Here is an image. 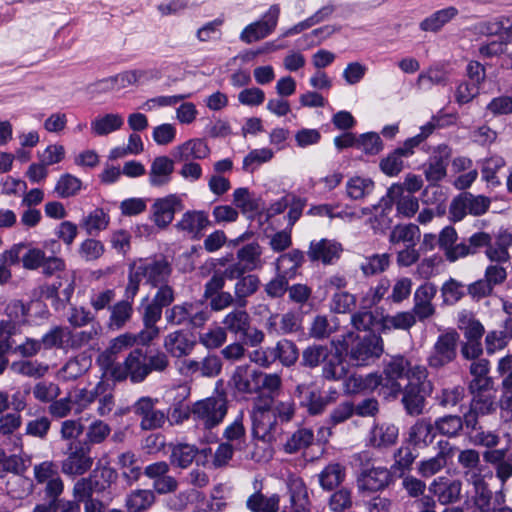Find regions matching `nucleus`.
Wrapping results in <instances>:
<instances>
[{
	"label": "nucleus",
	"instance_id": "17",
	"mask_svg": "<svg viewBox=\"0 0 512 512\" xmlns=\"http://www.w3.org/2000/svg\"><path fill=\"white\" fill-rule=\"evenodd\" d=\"M437 293V286L431 282H425L417 287L413 297L412 312L419 321H424L432 317L435 312V306L432 301Z\"/></svg>",
	"mask_w": 512,
	"mask_h": 512
},
{
	"label": "nucleus",
	"instance_id": "50",
	"mask_svg": "<svg viewBox=\"0 0 512 512\" xmlns=\"http://www.w3.org/2000/svg\"><path fill=\"white\" fill-rule=\"evenodd\" d=\"M273 348L275 361L279 360L283 366L290 367L299 358V351L296 344L288 339L279 340Z\"/></svg>",
	"mask_w": 512,
	"mask_h": 512
},
{
	"label": "nucleus",
	"instance_id": "42",
	"mask_svg": "<svg viewBox=\"0 0 512 512\" xmlns=\"http://www.w3.org/2000/svg\"><path fill=\"white\" fill-rule=\"evenodd\" d=\"M471 499L474 507L479 512H491L496 504L501 505L504 502V495L499 492L493 497V493L487 485L474 490Z\"/></svg>",
	"mask_w": 512,
	"mask_h": 512
},
{
	"label": "nucleus",
	"instance_id": "2",
	"mask_svg": "<svg viewBox=\"0 0 512 512\" xmlns=\"http://www.w3.org/2000/svg\"><path fill=\"white\" fill-rule=\"evenodd\" d=\"M227 414V401L223 397H210L194 403V433L205 443L217 440L212 430Z\"/></svg>",
	"mask_w": 512,
	"mask_h": 512
},
{
	"label": "nucleus",
	"instance_id": "63",
	"mask_svg": "<svg viewBox=\"0 0 512 512\" xmlns=\"http://www.w3.org/2000/svg\"><path fill=\"white\" fill-rule=\"evenodd\" d=\"M51 420L47 416H39L28 420L25 425V434L34 438L45 440L51 428Z\"/></svg>",
	"mask_w": 512,
	"mask_h": 512
},
{
	"label": "nucleus",
	"instance_id": "38",
	"mask_svg": "<svg viewBox=\"0 0 512 512\" xmlns=\"http://www.w3.org/2000/svg\"><path fill=\"white\" fill-rule=\"evenodd\" d=\"M491 241L492 238L488 233L476 232L467 239V242L457 244L453 258H464L469 255H474L481 248H487Z\"/></svg>",
	"mask_w": 512,
	"mask_h": 512
},
{
	"label": "nucleus",
	"instance_id": "25",
	"mask_svg": "<svg viewBox=\"0 0 512 512\" xmlns=\"http://www.w3.org/2000/svg\"><path fill=\"white\" fill-rule=\"evenodd\" d=\"M341 252L342 247L336 241L321 239L310 243L308 256L312 261L332 264L335 260L339 259Z\"/></svg>",
	"mask_w": 512,
	"mask_h": 512
},
{
	"label": "nucleus",
	"instance_id": "45",
	"mask_svg": "<svg viewBox=\"0 0 512 512\" xmlns=\"http://www.w3.org/2000/svg\"><path fill=\"white\" fill-rule=\"evenodd\" d=\"M117 472L112 467L97 465L88 476L93 483L96 493L106 492L117 479Z\"/></svg>",
	"mask_w": 512,
	"mask_h": 512
},
{
	"label": "nucleus",
	"instance_id": "55",
	"mask_svg": "<svg viewBox=\"0 0 512 512\" xmlns=\"http://www.w3.org/2000/svg\"><path fill=\"white\" fill-rule=\"evenodd\" d=\"M82 189V181L69 173H65L58 179L54 192L60 198L73 197Z\"/></svg>",
	"mask_w": 512,
	"mask_h": 512
},
{
	"label": "nucleus",
	"instance_id": "15",
	"mask_svg": "<svg viewBox=\"0 0 512 512\" xmlns=\"http://www.w3.org/2000/svg\"><path fill=\"white\" fill-rule=\"evenodd\" d=\"M428 490L441 505H449L460 499L462 482L446 476H439L429 484Z\"/></svg>",
	"mask_w": 512,
	"mask_h": 512
},
{
	"label": "nucleus",
	"instance_id": "43",
	"mask_svg": "<svg viewBox=\"0 0 512 512\" xmlns=\"http://www.w3.org/2000/svg\"><path fill=\"white\" fill-rule=\"evenodd\" d=\"M412 311H402L394 315H382V332L395 330H409L417 321Z\"/></svg>",
	"mask_w": 512,
	"mask_h": 512
},
{
	"label": "nucleus",
	"instance_id": "8",
	"mask_svg": "<svg viewBox=\"0 0 512 512\" xmlns=\"http://www.w3.org/2000/svg\"><path fill=\"white\" fill-rule=\"evenodd\" d=\"M165 349L179 360L177 367L182 375L189 376L192 372V360L186 359L192 352V330L180 329L168 334L164 341Z\"/></svg>",
	"mask_w": 512,
	"mask_h": 512
},
{
	"label": "nucleus",
	"instance_id": "3",
	"mask_svg": "<svg viewBox=\"0 0 512 512\" xmlns=\"http://www.w3.org/2000/svg\"><path fill=\"white\" fill-rule=\"evenodd\" d=\"M412 375L413 381L402 387L401 402L408 415L419 416L425 409L426 398L433 391V383L428 379V370L424 365H416Z\"/></svg>",
	"mask_w": 512,
	"mask_h": 512
},
{
	"label": "nucleus",
	"instance_id": "57",
	"mask_svg": "<svg viewBox=\"0 0 512 512\" xmlns=\"http://www.w3.org/2000/svg\"><path fill=\"white\" fill-rule=\"evenodd\" d=\"M314 439V433L311 429L300 428L295 431L284 444L286 453L292 454L308 447Z\"/></svg>",
	"mask_w": 512,
	"mask_h": 512
},
{
	"label": "nucleus",
	"instance_id": "34",
	"mask_svg": "<svg viewBox=\"0 0 512 512\" xmlns=\"http://www.w3.org/2000/svg\"><path fill=\"white\" fill-rule=\"evenodd\" d=\"M347 373V365L342 354L331 350L323 362L322 377L329 381H339L344 379Z\"/></svg>",
	"mask_w": 512,
	"mask_h": 512
},
{
	"label": "nucleus",
	"instance_id": "18",
	"mask_svg": "<svg viewBox=\"0 0 512 512\" xmlns=\"http://www.w3.org/2000/svg\"><path fill=\"white\" fill-rule=\"evenodd\" d=\"M183 208L181 198L175 194L158 198L151 207L152 220L157 227L164 228L172 222L174 214Z\"/></svg>",
	"mask_w": 512,
	"mask_h": 512
},
{
	"label": "nucleus",
	"instance_id": "59",
	"mask_svg": "<svg viewBox=\"0 0 512 512\" xmlns=\"http://www.w3.org/2000/svg\"><path fill=\"white\" fill-rule=\"evenodd\" d=\"M436 431L449 438L456 437L463 429V422L461 416L446 415L437 418L434 422Z\"/></svg>",
	"mask_w": 512,
	"mask_h": 512
},
{
	"label": "nucleus",
	"instance_id": "40",
	"mask_svg": "<svg viewBox=\"0 0 512 512\" xmlns=\"http://www.w3.org/2000/svg\"><path fill=\"white\" fill-rule=\"evenodd\" d=\"M345 476L344 466L339 463H330L319 473V484L323 490L332 491L344 481Z\"/></svg>",
	"mask_w": 512,
	"mask_h": 512
},
{
	"label": "nucleus",
	"instance_id": "44",
	"mask_svg": "<svg viewBox=\"0 0 512 512\" xmlns=\"http://www.w3.org/2000/svg\"><path fill=\"white\" fill-rule=\"evenodd\" d=\"M420 240V230L415 224L396 225L389 236L392 244L403 243L405 246H416Z\"/></svg>",
	"mask_w": 512,
	"mask_h": 512
},
{
	"label": "nucleus",
	"instance_id": "27",
	"mask_svg": "<svg viewBox=\"0 0 512 512\" xmlns=\"http://www.w3.org/2000/svg\"><path fill=\"white\" fill-rule=\"evenodd\" d=\"M469 370L473 377L468 386L470 393L487 392L492 388L493 382L488 376L490 367L487 359L473 361Z\"/></svg>",
	"mask_w": 512,
	"mask_h": 512
},
{
	"label": "nucleus",
	"instance_id": "9",
	"mask_svg": "<svg viewBox=\"0 0 512 512\" xmlns=\"http://www.w3.org/2000/svg\"><path fill=\"white\" fill-rule=\"evenodd\" d=\"M458 341L459 334L454 329L441 333L427 357L428 366L432 369H440L453 362L457 357Z\"/></svg>",
	"mask_w": 512,
	"mask_h": 512
},
{
	"label": "nucleus",
	"instance_id": "10",
	"mask_svg": "<svg viewBox=\"0 0 512 512\" xmlns=\"http://www.w3.org/2000/svg\"><path fill=\"white\" fill-rule=\"evenodd\" d=\"M491 204L490 198L483 195H474L469 192L454 198L449 207L451 219L461 221L467 214L480 216L485 214Z\"/></svg>",
	"mask_w": 512,
	"mask_h": 512
},
{
	"label": "nucleus",
	"instance_id": "6",
	"mask_svg": "<svg viewBox=\"0 0 512 512\" xmlns=\"http://www.w3.org/2000/svg\"><path fill=\"white\" fill-rule=\"evenodd\" d=\"M384 351L383 339L379 334L370 333L357 337L347 350L351 363L355 366H367L377 360Z\"/></svg>",
	"mask_w": 512,
	"mask_h": 512
},
{
	"label": "nucleus",
	"instance_id": "49",
	"mask_svg": "<svg viewBox=\"0 0 512 512\" xmlns=\"http://www.w3.org/2000/svg\"><path fill=\"white\" fill-rule=\"evenodd\" d=\"M12 372L31 378L43 377L48 372V365L37 360H18L10 365Z\"/></svg>",
	"mask_w": 512,
	"mask_h": 512
},
{
	"label": "nucleus",
	"instance_id": "36",
	"mask_svg": "<svg viewBox=\"0 0 512 512\" xmlns=\"http://www.w3.org/2000/svg\"><path fill=\"white\" fill-rule=\"evenodd\" d=\"M374 181L369 177L353 176L345 185L346 196L354 201L363 200L373 193Z\"/></svg>",
	"mask_w": 512,
	"mask_h": 512
},
{
	"label": "nucleus",
	"instance_id": "35",
	"mask_svg": "<svg viewBox=\"0 0 512 512\" xmlns=\"http://www.w3.org/2000/svg\"><path fill=\"white\" fill-rule=\"evenodd\" d=\"M98 362L102 368L101 380H105L108 383H110L109 381L115 383L126 380L127 378L130 379V373L125 360L123 363H114L109 355L102 354Z\"/></svg>",
	"mask_w": 512,
	"mask_h": 512
},
{
	"label": "nucleus",
	"instance_id": "13",
	"mask_svg": "<svg viewBox=\"0 0 512 512\" xmlns=\"http://www.w3.org/2000/svg\"><path fill=\"white\" fill-rule=\"evenodd\" d=\"M92 465L90 449L81 443H70L67 456L61 462V471L70 477L81 476L89 471Z\"/></svg>",
	"mask_w": 512,
	"mask_h": 512
},
{
	"label": "nucleus",
	"instance_id": "29",
	"mask_svg": "<svg viewBox=\"0 0 512 512\" xmlns=\"http://www.w3.org/2000/svg\"><path fill=\"white\" fill-rule=\"evenodd\" d=\"M399 429L392 423L375 424L369 433V444L374 448H387L397 442Z\"/></svg>",
	"mask_w": 512,
	"mask_h": 512
},
{
	"label": "nucleus",
	"instance_id": "46",
	"mask_svg": "<svg viewBox=\"0 0 512 512\" xmlns=\"http://www.w3.org/2000/svg\"><path fill=\"white\" fill-rule=\"evenodd\" d=\"M457 15L458 10L453 6L438 10L420 23V29L423 31L437 32Z\"/></svg>",
	"mask_w": 512,
	"mask_h": 512
},
{
	"label": "nucleus",
	"instance_id": "32",
	"mask_svg": "<svg viewBox=\"0 0 512 512\" xmlns=\"http://www.w3.org/2000/svg\"><path fill=\"white\" fill-rule=\"evenodd\" d=\"M126 366L130 373V381L132 383L143 382L148 374L147 354L141 348H135L125 358Z\"/></svg>",
	"mask_w": 512,
	"mask_h": 512
},
{
	"label": "nucleus",
	"instance_id": "4",
	"mask_svg": "<svg viewBox=\"0 0 512 512\" xmlns=\"http://www.w3.org/2000/svg\"><path fill=\"white\" fill-rule=\"evenodd\" d=\"M396 204L398 215L404 218L413 217L419 209L418 199L410 194L403 193V186L393 184L387 191L386 196L382 197L376 210L381 209L380 225L381 228H387L391 225L390 214L393 210V204Z\"/></svg>",
	"mask_w": 512,
	"mask_h": 512
},
{
	"label": "nucleus",
	"instance_id": "61",
	"mask_svg": "<svg viewBox=\"0 0 512 512\" xmlns=\"http://www.w3.org/2000/svg\"><path fill=\"white\" fill-rule=\"evenodd\" d=\"M504 165L505 160L501 156L495 155L485 159L481 169L483 180L493 186L499 185L500 180L497 177V172L504 167Z\"/></svg>",
	"mask_w": 512,
	"mask_h": 512
},
{
	"label": "nucleus",
	"instance_id": "26",
	"mask_svg": "<svg viewBox=\"0 0 512 512\" xmlns=\"http://www.w3.org/2000/svg\"><path fill=\"white\" fill-rule=\"evenodd\" d=\"M266 328L270 334H291L300 330L301 319L294 312H287L282 315L271 314L267 319Z\"/></svg>",
	"mask_w": 512,
	"mask_h": 512
},
{
	"label": "nucleus",
	"instance_id": "7",
	"mask_svg": "<svg viewBox=\"0 0 512 512\" xmlns=\"http://www.w3.org/2000/svg\"><path fill=\"white\" fill-rule=\"evenodd\" d=\"M417 364L413 365L412 362L403 355H394L384 361L383 375L385 376L386 394L392 397H397L401 390L402 385L399 379L406 377L409 381H413V370Z\"/></svg>",
	"mask_w": 512,
	"mask_h": 512
},
{
	"label": "nucleus",
	"instance_id": "22",
	"mask_svg": "<svg viewBox=\"0 0 512 512\" xmlns=\"http://www.w3.org/2000/svg\"><path fill=\"white\" fill-rule=\"evenodd\" d=\"M261 372L248 365L238 366L232 376L235 389L244 394L259 393Z\"/></svg>",
	"mask_w": 512,
	"mask_h": 512
},
{
	"label": "nucleus",
	"instance_id": "20",
	"mask_svg": "<svg viewBox=\"0 0 512 512\" xmlns=\"http://www.w3.org/2000/svg\"><path fill=\"white\" fill-rule=\"evenodd\" d=\"M132 267L142 280L145 279L154 287L163 284L170 274V267L165 260H140Z\"/></svg>",
	"mask_w": 512,
	"mask_h": 512
},
{
	"label": "nucleus",
	"instance_id": "1",
	"mask_svg": "<svg viewBox=\"0 0 512 512\" xmlns=\"http://www.w3.org/2000/svg\"><path fill=\"white\" fill-rule=\"evenodd\" d=\"M189 396V386L179 385L176 388L169 417L162 410L155 408L157 400L150 397H141L135 402L132 409L134 414L140 418V427L143 430H154L162 427L166 419H169L171 424H180L187 420L192 412Z\"/></svg>",
	"mask_w": 512,
	"mask_h": 512
},
{
	"label": "nucleus",
	"instance_id": "39",
	"mask_svg": "<svg viewBox=\"0 0 512 512\" xmlns=\"http://www.w3.org/2000/svg\"><path fill=\"white\" fill-rule=\"evenodd\" d=\"M280 496L272 494L267 497L260 491H255L246 500V508L251 512H278Z\"/></svg>",
	"mask_w": 512,
	"mask_h": 512
},
{
	"label": "nucleus",
	"instance_id": "14",
	"mask_svg": "<svg viewBox=\"0 0 512 512\" xmlns=\"http://www.w3.org/2000/svg\"><path fill=\"white\" fill-rule=\"evenodd\" d=\"M393 482L394 476L391 470L380 465L363 467L357 479L359 490L368 492L383 491Z\"/></svg>",
	"mask_w": 512,
	"mask_h": 512
},
{
	"label": "nucleus",
	"instance_id": "16",
	"mask_svg": "<svg viewBox=\"0 0 512 512\" xmlns=\"http://www.w3.org/2000/svg\"><path fill=\"white\" fill-rule=\"evenodd\" d=\"M21 425L22 417L18 413H6L0 416V438L14 452H21L23 448V436L18 432Z\"/></svg>",
	"mask_w": 512,
	"mask_h": 512
},
{
	"label": "nucleus",
	"instance_id": "19",
	"mask_svg": "<svg viewBox=\"0 0 512 512\" xmlns=\"http://www.w3.org/2000/svg\"><path fill=\"white\" fill-rule=\"evenodd\" d=\"M451 155L452 149L447 144H439L434 147L424 168L427 181L438 182L446 176L448 160Z\"/></svg>",
	"mask_w": 512,
	"mask_h": 512
},
{
	"label": "nucleus",
	"instance_id": "41",
	"mask_svg": "<svg viewBox=\"0 0 512 512\" xmlns=\"http://www.w3.org/2000/svg\"><path fill=\"white\" fill-rule=\"evenodd\" d=\"M110 223L109 214L102 208L92 210L88 215L83 217L81 227L88 235L96 236L101 231L107 229Z\"/></svg>",
	"mask_w": 512,
	"mask_h": 512
},
{
	"label": "nucleus",
	"instance_id": "24",
	"mask_svg": "<svg viewBox=\"0 0 512 512\" xmlns=\"http://www.w3.org/2000/svg\"><path fill=\"white\" fill-rule=\"evenodd\" d=\"M162 317V308L153 302L147 304L143 313L144 328L138 333L139 343L142 345L149 344L158 337L160 329L156 326Z\"/></svg>",
	"mask_w": 512,
	"mask_h": 512
},
{
	"label": "nucleus",
	"instance_id": "51",
	"mask_svg": "<svg viewBox=\"0 0 512 512\" xmlns=\"http://www.w3.org/2000/svg\"><path fill=\"white\" fill-rule=\"evenodd\" d=\"M433 429H435L434 424H432L427 419H419L416 423L410 428L409 438L410 441L414 445H429L434 438Z\"/></svg>",
	"mask_w": 512,
	"mask_h": 512
},
{
	"label": "nucleus",
	"instance_id": "28",
	"mask_svg": "<svg viewBox=\"0 0 512 512\" xmlns=\"http://www.w3.org/2000/svg\"><path fill=\"white\" fill-rule=\"evenodd\" d=\"M371 308H361L352 313L350 323L357 331H369L371 333L382 332V315L370 310Z\"/></svg>",
	"mask_w": 512,
	"mask_h": 512
},
{
	"label": "nucleus",
	"instance_id": "21",
	"mask_svg": "<svg viewBox=\"0 0 512 512\" xmlns=\"http://www.w3.org/2000/svg\"><path fill=\"white\" fill-rule=\"evenodd\" d=\"M174 172V161L167 156H158L151 162L148 171V183L152 188L167 186Z\"/></svg>",
	"mask_w": 512,
	"mask_h": 512
},
{
	"label": "nucleus",
	"instance_id": "11",
	"mask_svg": "<svg viewBox=\"0 0 512 512\" xmlns=\"http://www.w3.org/2000/svg\"><path fill=\"white\" fill-rule=\"evenodd\" d=\"M37 484L44 486V492L49 500H55L63 493L64 483L59 473V467L54 461H43L33 467Z\"/></svg>",
	"mask_w": 512,
	"mask_h": 512
},
{
	"label": "nucleus",
	"instance_id": "58",
	"mask_svg": "<svg viewBox=\"0 0 512 512\" xmlns=\"http://www.w3.org/2000/svg\"><path fill=\"white\" fill-rule=\"evenodd\" d=\"M330 351L331 349L326 345H309L302 352L301 364L308 368H315L323 364Z\"/></svg>",
	"mask_w": 512,
	"mask_h": 512
},
{
	"label": "nucleus",
	"instance_id": "64",
	"mask_svg": "<svg viewBox=\"0 0 512 512\" xmlns=\"http://www.w3.org/2000/svg\"><path fill=\"white\" fill-rule=\"evenodd\" d=\"M464 287L463 283L454 278L444 282L441 287L443 302L448 305L456 304L465 294Z\"/></svg>",
	"mask_w": 512,
	"mask_h": 512
},
{
	"label": "nucleus",
	"instance_id": "31",
	"mask_svg": "<svg viewBox=\"0 0 512 512\" xmlns=\"http://www.w3.org/2000/svg\"><path fill=\"white\" fill-rule=\"evenodd\" d=\"M124 125V117L119 113L97 115L90 123L91 133L97 137L107 136L120 130Z\"/></svg>",
	"mask_w": 512,
	"mask_h": 512
},
{
	"label": "nucleus",
	"instance_id": "48",
	"mask_svg": "<svg viewBox=\"0 0 512 512\" xmlns=\"http://www.w3.org/2000/svg\"><path fill=\"white\" fill-rule=\"evenodd\" d=\"M458 328L463 331L467 340L473 341H480L485 331L480 321L467 311L458 314Z\"/></svg>",
	"mask_w": 512,
	"mask_h": 512
},
{
	"label": "nucleus",
	"instance_id": "37",
	"mask_svg": "<svg viewBox=\"0 0 512 512\" xmlns=\"http://www.w3.org/2000/svg\"><path fill=\"white\" fill-rule=\"evenodd\" d=\"M260 287V279L257 275L248 274L236 281L234 286V296L237 300L238 308H245L248 303V297L257 292Z\"/></svg>",
	"mask_w": 512,
	"mask_h": 512
},
{
	"label": "nucleus",
	"instance_id": "54",
	"mask_svg": "<svg viewBox=\"0 0 512 512\" xmlns=\"http://www.w3.org/2000/svg\"><path fill=\"white\" fill-rule=\"evenodd\" d=\"M155 501L151 490H136L126 498L128 512H142L148 509Z\"/></svg>",
	"mask_w": 512,
	"mask_h": 512
},
{
	"label": "nucleus",
	"instance_id": "47",
	"mask_svg": "<svg viewBox=\"0 0 512 512\" xmlns=\"http://www.w3.org/2000/svg\"><path fill=\"white\" fill-rule=\"evenodd\" d=\"M261 255L262 248L257 242L248 243L237 251L238 262L242 263L248 272L262 266Z\"/></svg>",
	"mask_w": 512,
	"mask_h": 512
},
{
	"label": "nucleus",
	"instance_id": "5",
	"mask_svg": "<svg viewBox=\"0 0 512 512\" xmlns=\"http://www.w3.org/2000/svg\"><path fill=\"white\" fill-rule=\"evenodd\" d=\"M270 397H257L251 411L252 435L263 442H272L277 425L275 414L272 411Z\"/></svg>",
	"mask_w": 512,
	"mask_h": 512
},
{
	"label": "nucleus",
	"instance_id": "12",
	"mask_svg": "<svg viewBox=\"0 0 512 512\" xmlns=\"http://www.w3.org/2000/svg\"><path fill=\"white\" fill-rule=\"evenodd\" d=\"M280 16V6L273 4L263 15L262 19L247 25L240 33V40L246 44L259 41L269 36L277 27Z\"/></svg>",
	"mask_w": 512,
	"mask_h": 512
},
{
	"label": "nucleus",
	"instance_id": "53",
	"mask_svg": "<svg viewBox=\"0 0 512 512\" xmlns=\"http://www.w3.org/2000/svg\"><path fill=\"white\" fill-rule=\"evenodd\" d=\"M100 391L96 398V412L100 417L109 415L115 407L113 386L105 380H100Z\"/></svg>",
	"mask_w": 512,
	"mask_h": 512
},
{
	"label": "nucleus",
	"instance_id": "56",
	"mask_svg": "<svg viewBox=\"0 0 512 512\" xmlns=\"http://www.w3.org/2000/svg\"><path fill=\"white\" fill-rule=\"evenodd\" d=\"M109 327L112 329H120L130 320L133 307L130 301H119L110 307Z\"/></svg>",
	"mask_w": 512,
	"mask_h": 512
},
{
	"label": "nucleus",
	"instance_id": "33",
	"mask_svg": "<svg viewBox=\"0 0 512 512\" xmlns=\"http://www.w3.org/2000/svg\"><path fill=\"white\" fill-rule=\"evenodd\" d=\"M222 323L225 331L234 334L238 338L247 335V331L250 329V317L243 308L230 311L225 315Z\"/></svg>",
	"mask_w": 512,
	"mask_h": 512
},
{
	"label": "nucleus",
	"instance_id": "30",
	"mask_svg": "<svg viewBox=\"0 0 512 512\" xmlns=\"http://www.w3.org/2000/svg\"><path fill=\"white\" fill-rule=\"evenodd\" d=\"M414 151L404 142L402 146L389 153L379 163L380 170L387 176H397L404 168L403 158L414 155Z\"/></svg>",
	"mask_w": 512,
	"mask_h": 512
},
{
	"label": "nucleus",
	"instance_id": "60",
	"mask_svg": "<svg viewBox=\"0 0 512 512\" xmlns=\"http://www.w3.org/2000/svg\"><path fill=\"white\" fill-rule=\"evenodd\" d=\"M390 265L388 254H373L364 258L360 264V269L365 276H373L387 270Z\"/></svg>",
	"mask_w": 512,
	"mask_h": 512
},
{
	"label": "nucleus",
	"instance_id": "52",
	"mask_svg": "<svg viewBox=\"0 0 512 512\" xmlns=\"http://www.w3.org/2000/svg\"><path fill=\"white\" fill-rule=\"evenodd\" d=\"M304 261V254L298 249H294L288 253L282 254L277 259V270L281 274H285L289 278L296 274L297 269Z\"/></svg>",
	"mask_w": 512,
	"mask_h": 512
},
{
	"label": "nucleus",
	"instance_id": "62",
	"mask_svg": "<svg viewBox=\"0 0 512 512\" xmlns=\"http://www.w3.org/2000/svg\"><path fill=\"white\" fill-rule=\"evenodd\" d=\"M192 305L182 304L174 305L171 309L166 310V320L171 325H186L192 324Z\"/></svg>",
	"mask_w": 512,
	"mask_h": 512
},
{
	"label": "nucleus",
	"instance_id": "23",
	"mask_svg": "<svg viewBox=\"0 0 512 512\" xmlns=\"http://www.w3.org/2000/svg\"><path fill=\"white\" fill-rule=\"evenodd\" d=\"M439 451L431 458L421 460L418 463V473L425 478L431 477L440 472L446 465L452 455V446L447 441L438 442Z\"/></svg>",
	"mask_w": 512,
	"mask_h": 512
}]
</instances>
